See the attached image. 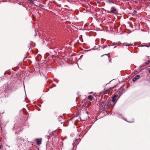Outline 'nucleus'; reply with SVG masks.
Wrapping results in <instances>:
<instances>
[{"instance_id": "obj_23", "label": "nucleus", "mask_w": 150, "mask_h": 150, "mask_svg": "<svg viewBox=\"0 0 150 150\" xmlns=\"http://www.w3.org/2000/svg\"><path fill=\"white\" fill-rule=\"evenodd\" d=\"M137 13V11H135V10H134V11H133V13L135 15V14H136V13Z\"/></svg>"}, {"instance_id": "obj_3", "label": "nucleus", "mask_w": 150, "mask_h": 150, "mask_svg": "<svg viewBox=\"0 0 150 150\" xmlns=\"http://www.w3.org/2000/svg\"><path fill=\"white\" fill-rule=\"evenodd\" d=\"M10 89V86H8V83H5L3 85V91H4V93L5 92L7 93Z\"/></svg>"}, {"instance_id": "obj_40", "label": "nucleus", "mask_w": 150, "mask_h": 150, "mask_svg": "<svg viewBox=\"0 0 150 150\" xmlns=\"http://www.w3.org/2000/svg\"><path fill=\"white\" fill-rule=\"evenodd\" d=\"M72 119H73V118H71V119H70V120H71Z\"/></svg>"}, {"instance_id": "obj_38", "label": "nucleus", "mask_w": 150, "mask_h": 150, "mask_svg": "<svg viewBox=\"0 0 150 150\" xmlns=\"http://www.w3.org/2000/svg\"><path fill=\"white\" fill-rule=\"evenodd\" d=\"M54 52H55V53H56V52H55V50L54 51Z\"/></svg>"}, {"instance_id": "obj_12", "label": "nucleus", "mask_w": 150, "mask_h": 150, "mask_svg": "<svg viewBox=\"0 0 150 150\" xmlns=\"http://www.w3.org/2000/svg\"><path fill=\"white\" fill-rule=\"evenodd\" d=\"M88 98L91 101H92L93 99V97L91 95H89L88 97Z\"/></svg>"}, {"instance_id": "obj_28", "label": "nucleus", "mask_w": 150, "mask_h": 150, "mask_svg": "<svg viewBox=\"0 0 150 150\" xmlns=\"http://www.w3.org/2000/svg\"><path fill=\"white\" fill-rule=\"evenodd\" d=\"M83 55H81L80 56V58H81L83 57Z\"/></svg>"}, {"instance_id": "obj_35", "label": "nucleus", "mask_w": 150, "mask_h": 150, "mask_svg": "<svg viewBox=\"0 0 150 150\" xmlns=\"http://www.w3.org/2000/svg\"><path fill=\"white\" fill-rule=\"evenodd\" d=\"M116 46H115L114 47H113V48H116Z\"/></svg>"}, {"instance_id": "obj_16", "label": "nucleus", "mask_w": 150, "mask_h": 150, "mask_svg": "<svg viewBox=\"0 0 150 150\" xmlns=\"http://www.w3.org/2000/svg\"><path fill=\"white\" fill-rule=\"evenodd\" d=\"M121 45H123V46H128L129 45L128 44H127V43H123Z\"/></svg>"}, {"instance_id": "obj_37", "label": "nucleus", "mask_w": 150, "mask_h": 150, "mask_svg": "<svg viewBox=\"0 0 150 150\" xmlns=\"http://www.w3.org/2000/svg\"><path fill=\"white\" fill-rule=\"evenodd\" d=\"M146 57H147L148 59H149V57L147 56H146Z\"/></svg>"}, {"instance_id": "obj_31", "label": "nucleus", "mask_w": 150, "mask_h": 150, "mask_svg": "<svg viewBox=\"0 0 150 150\" xmlns=\"http://www.w3.org/2000/svg\"><path fill=\"white\" fill-rule=\"evenodd\" d=\"M75 143L74 142H73V143H72V145L74 146V144H75Z\"/></svg>"}, {"instance_id": "obj_42", "label": "nucleus", "mask_w": 150, "mask_h": 150, "mask_svg": "<svg viewBox=\"0 0 150 150\" xmlns=\"http://www.w3.org/2000/svg\"><path fill=\"white\" fill-rule=\"evenodd\" d=\"M35 36H36V34H35Z\"/></svg>"}, {"instance_id": "obj_32", "label": "nucleus", "mask_w": 150, "mask_h": 150, "mask_svg": "<svg viewBox=\"0 0 150 150\" xmlns=\"http://www.w3.org/2000/svg\"><path fill=\"white\" fill-rule=\"evenodd\" d=\"M2 147V145H0V149Z\"/></svg>"}, {"instance_id": "obj_36", "label": "nucleus", "mask_w": 150, "mask_h": 150, "mask_svg": "<svg viewBox=\"0 0 150 150\" xmlns=\"http://www.w3.org/2000/svg\"><path fill=\"white\" fill-rule=\"evenodd\" d=\"M53 85H54V87L56 86V85L55 84H54Z\"/></svg>"}, {"instance_id": "obj_26", "label": "nucleus", "mask_w": 150, "mask_h": 150, "mask_svg": "<svg viewBox=\"0 0 150 150\" xmlns=\"http://www.w3.org/2000/svg\"><path fill=\"white\" fill-rule=\"evenodd\" d=\"M77 140V139H75L74 141V143H75L76 142V141Z\"/></svg>"}, {"instance_id": "obj_33", "label": "nucleus", "mask_w": 150, "mask_h": 150, "mask_svg": "<svg viewBox=\"0 0 150 150\" xmlns=\"http://www.w3.org/2000/svg\"><path fill=\"white\" fill-rule=\"evenodd\" d=\"M97 3H98V4H100V1H98L97 2Z\"/></svg>"}, {"instance_id": "obj_20", "label": "nucleus", "mask_w": 150, "mask_h": 150, "mask_svg": "<svg viewBox=\"0 0 150 150\" xmlns=\"http://www.w3.org/2000/svg\"><path fill=\"white\" fill-rule=\"evenodd\" d=\"M98 47L97 48H96V46H94V50H96V49H98V47H100V45H98Z\"/></svg>"}, {"instance_id": "obj_30", "label": "nucleus", "mask_w": 150, "mask_h": 150, "mask_svg": "<svg viewBox=\"0 0 150 150\" xmlns=\"http://www.w3.org/2000/svg\"><path fill=\"white\" fill-rule=\"evenodd\" d=\"M125 120H126V121H127V122H129V121H127L126 120V119H125Z\"/></svg>"}, {"instance_id": "obj_9", "label": "nucleus", "mask_w": 150, "mask_h": 150, "mask_svg": "<svg viewBox=\"0 0 150 150\" xmlns=\"http://www.w3.org/2000/svg\"><path fill=\"white\" fill-rule=\"evenodd\" d=\"M112 89V88H109L105 90L104 92V94H107L109 93L110 92Z\"/></svg>"}, {"instance_id": "obj_5", "label": "nucleus", "mask_w": 150, "mask_h": 150, "mask_svg": "<svg viewBox=\"0 0 150 150\" xmlns=\"http://www.w3.org/2000/svg\"><path fill=\"white\" fill-rule=\"evenodd\" d=\"M118 95L117 94H115L114 96L112 97V100L110 101L108 103V104H110L111 103L113 102V103H114L115 101L116 100V98H117L118 96Z\"/></svg>"}, {"instance_id": "obj_27", "label": "nucleus", "mask_w": 150, "mask_h": 150, "mask_svg": "<svg viewBox=\"0 0 150 150\" xmlns=\"http://www.w3.org/2000/svg\"><path fill=\"white\" fill-rule=\"evenodd\" d=\"M148 71H149V73L150 74V67Z\"/></svg>"}, {"instance_id": "obj_4", "label": "nucleus", "mask_w": 150, "mask_h": 150, "mask_svg": "<svg viewBox=\"0 0 150 150\" xmlns=\"http://www.w3.org/2000/svg\"><path fill=\"white\" fill-rule=\"evenodd\" d=\"M124 85H123V86H122L120 87V88L118 91V94H121L120 95H122L123 93H124L125 92V90L124 89ZM120 96L119 97L118 99L120 98Z\"/></svg>"}, {"instance_id": "obj_8", "label": "nucleus", "mask_w": 150, "mask_h": 150, "mask_svg": "<svg viewBox=\"0 0 150 150\" xmlns=\"http://www.w3.org/2000/svg\"><path fill=\"white\" fill-rule=\"evenodd\" d=\"M36 142L38 145H40L41 144V140L40 139H36Z\"/></svg>"}, {"instance_id": "obj_2", "label": "nucleus", "mask_w": 150, "mask_h": 150, "mask_svg": "<svg viewBox=\"0 0 150 150\" xmlns=\"http://www.w3.org/2000/svg\"><path fill=\"white\" fill-rule=\"evenodd\" d=\"M22 128L20 127V125H19L17 123H15L14 125L13 130L15 132V134L20 132Z\"/></svg>"}, {"instance_id": "obj_43", "label": "nucleus", "mask_w": 150, "mask_h": 150, "mask_svg": "<svg viewBox=\"0 0 150 150\" xmlns=\"http://www.w3.org/2000/svg\"><path fill=\"white\" fill-rule=\"evenodd\" d=\"M18 150H20V149H19Z\"/></svg>"}, {"instance_id": "obj_34", "label": "nucleus", "mask_w": 150, "mask_h": 150, "mask_svg": "<svg viewBox=\"0 0 150 150\" xmlns=\"http://www.w3.org/2000/svg\"><path fill=\"white\" fill-rule=\"evenodd\" d=\"M86 113L88 114V111H86Z\"/></svg>"}, {"instance_id": "obj_41", "label": "nucleus", "mask_w": 150, "mask_h": 150, "mask_svg": "<svg viewBox=\"0 0 150 150\" xmlns=\"http://www.w3.org/2000/svg\"><path fill=\"white\" fill-rule=\"evenodd\" d=\"M115 103H114V106L115 105Z\"/></svg>"}, {"instance_id": "obj_6", "label": "nucleus", "mask_w": 150, "mask_h": 150, "mask_svg": "<svg viewBox=\"0 0 150 150\" xmlns=\"http://www.w3.org/2000/svg\"><path fill=\"white\" fill-rule=\"evenodd\" d=\"M110 12L111 13H114L115 14H116L117 13V9L114 7L111 8Z\"/></svg>"}, {"instance_id": "obj_29", "label": "nucleus", "mask_w": 150, "mask_h": 150, "mask_svg": "<svg viewBox=\"0 0 150 150\" xmlns=\"http://www.w3.org/2000/svg\"><path fill=\"white\" fill-rule=\"evenodd\" d=\"M6 73H7V72L6 71L4 73V75H5L6 74Z\"/></svg>"}, {"instance_id": "obj_22", "label": "nucleus", "mask_w": 150, "mask_h": 150, "mask_svg": "<svg viewBox=\"0 0 150 150\" xmlns=\"http://www.w3.org/2000/svg\"><path fill=\"white\" fill-rule=\"evenodd\" d=\"M121 43H119L118 44L115 43V45H117V46H119V45H121Z\"/></svg>"}, {"instance_id": "obj_14", "label": "nucleus", "mask_w": 150, "mask_h": 150, "mask_svg": "<svg viewBox=\"0 0 150 150\" xmlns=\"http://www.w3.org/2000/svg\"><path fill=\"white\" fill-rule=\"evenodd\" d=\"M108 2L109 4L112 3L114 4H115V3L113 1H111L110 0H108Z\"/></svg>"}, {"instance_id": "obj_11", "label": "nucleus", "mask_w": 150, "mask_h": 150, "mask_svg": "<svg viewBox=\"0 0 150 150\" xmlns=\"http://www.w3.org/2000/svg\"><path fill=\"white\" fill-rule=\"evenodd\" d=\"M149 63H150V60L147 61L146 62H145L144 64L145 66H147L148 65Z\"/></svg>"}, {"instance_id": "obj_39", "label": "nucleus", "mask_w": 150, "mask_h": 150, "mask_svg": "<svg viewBox=\"0 0 150 150\" xmlns=\"http://www.w3.org/2000/svg\"><path fill=\"white\" fill-rule=\"evenodd\" d=\"M130 45H132V44H131L130 43Z\"/></svg>"}, {"instance_id": "obj_10", "label": "nucleus", "mask_w": 150, "mask_h": 150, "mask_svg": "<svg viewBox=\"0 0 150 150\" xmlns=\"http://www.w3.org/2000/svg\"><path fill=\"white\" fill-rule=\"evenodd\" d=\"M57 119L60 122L63 119V118L62 116L59 115Z\"/></svg>"}, {"instance_id": "obj_25", "label": "nucleus", "mask_w": 150, "mask_h": 150, "mask_svg": "<svg viewBox=\"0 0 150 150\" xmlns=\"http://www.w3.org/2000/svg\"><path fill=\"white\" fill-rule=\"evenodd\" d=\"M109 62H110V63H111L112 62H111V59H109Z\"/></svg>"}, {"instance_id": "obj_17", "label": "nucleus", "mask_w": 150, "mask_h": 150, "mask_svg": "<svg viewBox=\"0 0 150 150\" xmlns=\"http://www.w3.org/2000/svg\"><path fill=\"white\" fill-rule=\"evenodd\" d=\"M39 7H40V8H42V7H44V5H43V4H39Z\"/></svg>"}, {"instance_id": "obj_7", "label": "nucleus", "mask_w": 150, "mask_h": 150, "mask_svg": "<svg viewBox=\"0 0 150 150\" xmlns=\"http://www.w3.org/2000/svg\"><path fill=\"white\" fill-rule=\"evenodd\" d=\"M140 78V76L139 75H136L132 79V81L133 82H135L137 80L139 79Z\"/></svg>"}, {"instance_id": "obj_15", "label": "nucleus", "mask_w": 150, "mask_h": 150, "mask_svg": "<svg viewBox=\"0 0 150 150\" xmlns=\"http://www.w3.org/2000/svg\"><path fill=\"white\" fill-rule=\"evenodd\" d=\"M28 1L30 4H33L34 2L32 0H28Z\"/></svg>"}, {"instance_id": "obj_1", "label": "nucleus", "mask_w": 150, "mask_h": 150, "mask_svg": "<svg viewBox=\"0 0 150 150\" xmlns=\"http://www.w3.org/2000/svg\"><path fill=\"white\" fill-rule=\"evenodd\" d=\"M24 139H23L21 137H18L16 140L17 143V146L18 148H20L22 146V144H23Z\"/></svg>"}, {"instance_id": "obj_21", "label": "nucleus", "mask_w": 150, "mask_h": 150, "mask_svg": "<svg viewBox=\"0 0 150 150\" xmlns=\"http://www.w3.org/2000/svg\"><path fill=\"white\" fill-rule=\"evenodd\" d=\"M105 102V100L102 101V105H104Z\"/></svg>"}, {"instance_id": "obj_19", "label": "nucleus", "mask_w": 150, "mask_h": 150, "mask_svg": "<svg viewBox=\"0 0 150 150\" xmlns=\"http://www.w3.org/2000/svg\"><path fill=\"white\" fill-rule=\"evenodd\" d=\"M143 46V47L144 46V47H149L150 46V44H149V45H144V46Z\"/></svg>"}, {"instance_id": "obj_13", "label": "nucleus", "mask_w": 150, "mask_h": 150, "mask_svg": "<svg viewBox=\"0 0 150 150\" xmlns=\"http://www.w3.org/2000/svg\"><path fill=\"white\" fill-rule=\"evenodd\" d=\"M115 45V43H112V42H111L110 43H109L108 46H113L114 45Z\"/></svg>"}, {"instance_id": "obj_18", "label": "nucleus", "mask_w": 150, "mask_h": 150, "mask_svg": "<svg viewBox=\"0 0 150 150\" xmlns=\"http://www.w3.org/2000/svg\"><path fill=\"white\" fill-rule=\"evenodd\" d=\"M105 55H108V57L109 58H110V53H109L108 54H105Z\"/></svg>"}, {"instance_id": "obj_24", "label": "nucleus", "mask_w": 150, "mask_h": 150, "mask_svg": "<svg viewBox=\"0 0 150 150\" xmlns=\"http://www.w3.org/2000/svg\"><path fill=\"white\" fill-rule=\"evenodd\" d=\"M107 46V45H103V49H104Z\"/></svg>"}]
</instances>
